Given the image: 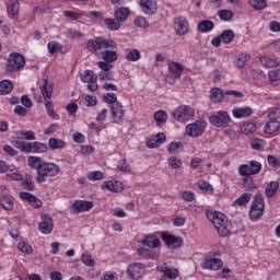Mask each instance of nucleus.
I'll list each match as a JSON object with an SVG mask.
<instances>
[{
    "label": "nucleus",
    "instance_id": "f257e3e1",
    "mask_svg": "<svg viewBox=\"0 0 280 280\" xmlns=\"http://www.w3.org/2000/svg\"><path fill=\"white\" fill-rule=\"evenodd\" d=\"M206 215L210 222L215 226L219 235L221 237H226V235L231 234V221H229V218L224 215L222 212H217V211H208L206 212Z\"/></svg>",
    "mask_w": 280,
    "mask_h": 280
},
{
    "label": "nucleus",
    "instance_id": "f03ea898",
    "mask_svg": "<svg viewBox=\"0 0 280 280\" xmlns=\"http://www.w3.org/2000/svg\"><path fill=\"white\" fill-rule=\"evenodd\" d=\"M58 174H60V166H58V164L44 162L42 166H39V172L35 180L38 185H43V183H46L47 178H54V176H58Z\"/></svg>",
    "mask_w": 280,
    "mask_h": 280
},
{
    "label": "nucleus",
    "instance_id": "7ed1b4c3",
    "mask_svg": "<svg viewBox=\"0 0 280 280\" xmlns=\"http://www.w3.org/2000/svg\"><path fill=\"white\" fill-rule=\"evenodd\" d=\"M266 211V202L264 201V195L257 194L253 201L249 209V220L252 222H257V220H260Z\"/></svg>",
    "mask_w": 280,
    "mask_h": 280
},
{
    "label": "nucleus",
    "instance_id": "20e7f679",
    "mask_svg": "<svg viewBox=\"0 0 280 280\" xmlns=\"http://www.w3.org/2000/svg\"><path fill=\"white\" fill-rule=\"evenodd\" d=\"M25 67V57L19 52H12L7 61L5 72L9 75H14L18 71H21Z\"/></svg>",
    "mask_w": 280,
    "mask_h": 280
},
{
    "label": "nucleus",
    "instance_id": "39448f33",
    "mask_svg": "<svg viewBox=\"0 0 280 280\" xmlns=\"http://www.w3.org/2000/svg\"><path fill=\"white\" fill-rule=\"evenodd\" d=\"M113 39L97 37L96 39H90L86 42V49L88 51L95 54V56L97 57V54H100V51L106 49V47L108 46L113 47Z\"/></svg>",
    "mask_w": 280,
    "mask_h": 280
},
{
    "label": "nucleus",
    "instance_id": "423d86ee",
    "mask_svg": "<svg viewBox=\"0 0 280 280\" xmlns=\"http://www.w3.org/2000/svg\"><path fill=\"white\" fill-rule=\"evenodd\" d=\"M209 121L215 128H229L231 126V116L226 110H219L214 115L210 116Z\"/></svg>",
    "mask_w": 280,
    "mask_h": 280
},
{
    "label": "nucleus",
    "instance_id": "0eeeda50",
    "mask_svg": "<svg viewBox=\"0 0 280 280\" xmlns=\"http://www.w3.org/2000/svg\"><path fill=\"white\" fill-rule=\"evenodd\" d=\"M206 129H207V121L199 119L186 126L185 135L186 137H192V139H197V137H202Z\"/></svg>",
    "mask_w": 280,
    "mask_h": 280
},
{
    "label": "nucleus",
    "instance_id": "6e6552de",
    "mask_svg": "<svg viewBox=\"0 0 280 280\" xmlns=\"http://www.w3.org/2000/svg\"><path fill=\"white\" fill-rule=\"evenodd\" d=\"M196 112L194 110L192 107L188 105H182L174 109L172 112V117L175 118L176 121H189L190 117H194Z\"/></svg>",
    "mask_w": 280,
    "mask_h": 280
},
{
    "label": "nucleus",
    "instance_id": "1a4fd4ad",
    "mask_svg": "<svg viewBox=\"0 0 280 280\" xmlns=\"http://www.w3.org/2000/svg\"><path fill=\"white\" fill-rule=\"evenodd\" d=\"M261 172V163L252 160L247 164H242L238 167L240 176H255V174H259Z\"/></svg>",
    "mask_w": 280,
    "mask_h": 280
},
{
    "label": "nucleus",
    "instance_id": "9d476101",
    "mask_svg": "<svg viewBox=\"0 0 280 280\" xmlns=\"http://www.w3.org/2000/svg\"><path fill=\"white\" fill-rule=\"evenodd\" d=\"M117 43L113 40V46H106L100 52H97L96 58L104 60L105 62H115L117 60Z\"/></svg>",
    "mask_w": 280,
    "mask_h": 280
},
{
    "label": "nucleus",
    "instance_id": "9b49d317",
    "mask_svg": "<svg viewBox=\"0 0 280 280\" xmlns=\"http://www.w3.org/2000/svg\"><path fill=\"white\" fill-rule=\"evenodd\" d=\"M129 279H141L145 275V265L142 262H132L127 268Z\"/></svg>",
    "mask_w": 280,
    "mask_h": 280
},
{
    "label": "nucleus",
    "instance_id": "f8f14e48",
    "mask_svg": "<svg viewBox=\"0 0 280 280\" xmlns=\"http://www.w3.org/2000/svg\"><path fill=\"white\" fill-rule=\"evenodd\" d=\"M219 254L217 253H209L208 259L205 260V262L201 265V268L203 270H220L222 266H224V262L220 258H211V257H217Z\"/></svg>",
    "mask_w": 280,
    "mask_h": 280
},
{
    "label": "nucleus",
    "instance_id": "ddd939ff",
    "mask_svg": "<svg viewBox=\"0 0 280 280\" xmlns=\"http://www.w3.org/2000/svg\"><path fill=\"white\" fill-rule=\"evenodd\" d=\"M110 115L114 124H121L124 121V106L120 103H115L110 106Z\"/></svg>",
    "mask_w": 280,
    "mask_h": 280
},
{
    "label": "nucleus",
    "instance_id": "4468645a",
    "mask_svg": "<svg viewBox=\"0 0 280 280\" xmlns=\"http://www.w3.org/2000/svg\"><path fill=\"white\" fill-rule=\"evenodd\" d=\"M48 147L43 142H27L26 154H45L47 152Z\"/></svg>",
    "mask_w": 280,
    "mask_h": 280
},
{
    "label": "nucleus",
    "instance_id": "2eb2a0df",
    "mask_svg": "<svg viewBox=\"0 0 280 280\" xmlns=\"http://www.w3.org/2000/svg\"><path fill=\"white\" fill-rule=\"evenodd\" d=\"M174 27L176 34H178L179 36H185V34L189 32V22L187 21L186 18H176L174 20Z\"/></svg>",
    "mask_w": 280,
    "mask_h": 280
},
{
    "label": "nucleus",
    "instance_id": "dca6fc26",
    "mask_svg": "<svg viewBox=\"0 0 280 280\" xmlns=\"http://www.w3.org/2000/svg\"><path fill=\"white\" fill-rule=\"evenodd\" d=\"M162 240L165 242L166 246L172 249L180 248L183 246V238L174 236L172 234H162Z\"/></svg>",
    "mask_w": 280,
    "mask_h": 280
},
{
    "label": "nucleus",
    "instance_id": "f3484780",
    "mask_svg": "<svg viewBox=\"0 0 280 280\" xmlns=\"http://www.w3.org/2000/svg\"><path fill=\"white\" fill-rule=\"evenodd\" d=\"M38 231L44 235H49L54 231V220L49 214L43 215V222L39 223Z\"/></svg>",
    "mask_w": 280,
    "mask_h": 280
},
{
    "label": "nucleus",
    "instance_id": "a211bd4d",
    "mask_svg": "<svg viewBox=\"0 0 280 280\" xmlns=\"http://www.w3.org/2000/svg\"><path fill=\"white\" fill-rule=\"evenodd\" d=\"M140 8L144 14H156L159 4L156 0H140Z\"/></svg>",
    "mask_w": 280,
    "mask_h": 280
},
{
    "label": "nucleus",
    "instance_id": "6ab92c4d",
    "mask_svg": "<svg viewBox=\"0 0 280 280\" xmlns=\"http://www.w3.org/2000/svg\"><path fill=\"white\" fill-rule=\"evenodd\" d=\"M39 89H40V93H42L45 102H47V100H51V95H54V83L52 82L48 81L47 79H44L42 81Z\"/></svg>",
    "mask_w": 280,
    "mask_h": 280
},
{
    "label": "nucleus",
    "instance_id": "aec40b11",
    "mask_svg": "<svg viewBox=\"0 0 280 280\" xmlns=\"http://www.w3.org/2000/svg\"><path fill=\"white\" fill-rule=\"evenodd\" d=\"M20 198L21 200L30 202V205H32V207H34L35 209H40V207H43V201L34 196L32 192L22 191L20 192Z\"/></svg>",
    "mask_w": 280,
    "mask_h": 280
},
{
    "label": "nucleus",
    "instance_id": "412c9836",
    "mask_svg": "<svg viewBox=\"0 0 280 280\" xmlns=\"http://www.w3.org/2000/svg\"><path fill=\"white\" fill-rule=\"evenodd\" d=\"M232 115L235 119H246L253 115V108L245 106V107H236L232 109Z\"/></svg>",
    "mask_w": 280,
    "mask_h": 280
},
{
    "label": "nucleus",
    "instance_id": "4be33fe9",
    "mask_svg": "<svg viewBox=\"0 0 280 280\" xmlns=\"http://www.w3.org/2000/svg\"><path fill=\"white\" fill-rule=\"evenodd\" d=\"M72 209H74L77 213L91 211V209H93V201L75 200L72 205Z\"/></svg>",
    "mask_w": 280,
    "mask_h": 280
},
{
    "label": "nucleus",
    "instance_id": "5701e85b",
    "mask_svg": "<svg viewBox=\"0 0 280 280\" xmlns=\"http://www.w3.org/2000/svg\"><path fill=\"white\" fill-rule=\"evenodd\" d=\"M168 67V75H171L172 78L175 79H179L180 75H183V65H180L179 62H174L171 61L167 65Z\"/></svg>",
    "mask_w": 280,
    "mask_h": 280
},
{
    "label": "nucleus",
    "instance_id": "b1692460",
    "mask_svg": "<svg viewBox=\"0 0 280 280\" xmlns=\"http://www.w3.org/2000/svg\"><path fill=\"white\" fill-rule=\"evenodd\" d=\"M165 139H166L165 133L159 132L158 135H155L153 139H150L149 141H147V148H150L151 150L154 148H161V145L165 143Z\"/></svg>",
    "mask_w": 280,
    "mask_h": 280
},
{
    "label": "nucleus",
    "instance_id": "393cba45",
    "mask_svg": "<svg viewBox=\"0 0 280 280\" xmlns=\"http://www.w3.org/2000/svg\"><path fill=\"white\" fill-rule=\"evenodd\" d=\"M115 20L124 23L128 21V16H130V9L126 7L118 8L114 13Z\"/></svg>",
    "mask_w": 280,
    "mask_h": 280
},
{
    "label": "nucleus",
    "instance_id": "a878e982",
    "mask_svg": "<svg viewBox=\"0 0 280 280\" xmlns=\"http://www.w3.org/2000/svg\"><path fill=\"white\" fill-rule=\"evenodd\" d=\"M101 187L102 189H108V191H113L114 194L124 191V184H121V182H105Z\"/></svg>",
    "mask_w": 280,
    "mask_h": 280
},
{
    "label": "nucleus",
    "instance_id": "bb28decb",
    "mask_svg": "<svg viewBox=\"0 0 280 280\" xmlns=\"http://www.w3.org/2000/svg\"><path fill=\"white\" fill-rule=\"evenodd\" d=\"M143 246L148 248H159L161 246V241L154 235H148L142 241Z\"/></svg>",
    "mask_w": 280,
    "mask_h": 280
},
{
    "label": "nucleus",
    "instance_id": "cd10ccee",
    "mask_svg": "<svg viewBox=\"0 0 280 280\" xmlns=\"http://www.w3.org/2000/svg\"><path fill=\"white\" fill-rule=\"evenodd\" d=\"M27 163L28 167H32V170H36V174H38L45 161H43V159H40L39 156H28Z\"/></svg>",
    "mask_w": 280,
    "mask_h": 280
},
{
    "label": "nucleus",
    "instance_id": "c85d7f7f",
    "mask_svg": "<svg viewBox=\"0 0 280 280\" xmlns=\"http://www.w3.org/2000/svg\"><path fill=\"white\" fill-rule=\"evenodd\" d=\"M252 198L253 195L250 192H244L232 205L233 207H244L250 202Z\"/></svg>",
    "mask_w": 280,
    "mask_h": 280
},
{
    "label": "nucleus",
    "instance_id": "c756f323",
    "mask_svg": "<svg viewBox=\"0 0 280 280\" xmlns=\"http://www.w3.org/2000/svg\"><path fill=\"white\" fill-rule=\"evenodd\" d=\"M280 122L278 120H270L265 125V133L266 135H275V132H279Z\"/></svg>",
    "mask_w": 280,
    "mask_h": 280
},
{
    "label": "nucleus",
    "instance_id": "7c9ffc66",
    "mask_svg": "<svg viewBox=\"0 0 280 280\" xmlns=\"http://www.w3.org/2000/svg\"><path fill=\"white\" fill-rule=\"evenodd\" d=\"M278 190H279V182H270L266 186L265 194L267 198H275Z\"/></svg>",
    "mask_w": 280,
    "mask_h": 280
},
{
    "label": "nucleus",
    "instance_id": "2f4dec72",
    "mask_svg": "<svg viewBox=\"0 0 280 280\" xmlns=\"http://www.w3.org/2000/svg\"><path fill=\"white\" fill-rule=\"evenodd\" d=\"M14 91V84L10 80H2L0 82V95H10Z\"/></svg>",
    "mask_w": 280,
    "mask_h": 280
},
{
    "label": "nucleus",
    "instance_id": "473e14b6",
    "mask_svg": "<svg viewBox=\"0 0 280 280\" xmlns=\"http://www.w3.org/2000/svg\"><path fill=\"white\" fill-rule=\"evenodd\" d=\"M16 139H20L22 141H36V133L34 131H18L15 133Z\"/></svg>",
    "mask_w": 280,
    "mask_h": 280
},
{
    "label": "nucleus",
    "instance_id": "72a5a7b5",
    "mask_svg": "<svg viewBox=\"0 0 280 280\" xmlns=\"http://www.w3.org/2000/svg\"><path fill=\"white\" fill-rule=\"evenodd\" d=\"M222 100H224V93H222V90L213 88L210 91V101L213 102V104H220Z\"/></svg>",
    "mask_w": 280,
    "mask_h": 280
},
{
    "label": "nucleus",
    "instance_id": "f704fd0d",
    "mask_svg": "<svg viewBox=\"0 0 280 280\" xmlns=\"http://www.w3.org/2000/svg\"><path fill=\"white\" fill-rule=\"evenodd\" d=\"M219 36H221V42L224 45H231L235 38V33L233 30H225Z\"/></svg>",
    "mask_w": 280,
    "mask_h": 280
},
{
    "label": "nucleus",
    "instance_id": "c9c22d12",
    "mask_svg": "<svg viewBox=\"0 0 280 280\" xmlns=\"http://www.w3.org/2000/svg\"><path fill=\"white\" fill-rule=\"evenodd\" d=\"M65 145H67V142H65V140L56 138H50L48 140V148H50V150H62Z\"/></svg>",
    "mask_w": 280,
    "mask_h": 280
},
{
    "label": "nucleus",
    "instance_id": "e433bc0d",
    "mask_svg": "<svg viewBox=\"0 0 280 280\" xmlns=\"http://www.w3.org/2000/svg\"><path fill=\"white\" fill-rule=\"evenodd\" d=\"M19 10H21L19 0H10V4L8 7L9 16H19Z\"/></svg>",
    "mask_w": 280,
    "mask_h": 280
},
{
    "label": "nucleus",
    "instance_id": "4c0bfd02",
    "mask_svg": "<svg viewBox=\"0 0 280 280\" xmlns=\"http://www.w3.org/2000/svg\"><path fill=\"white\" fill-rule=\"evenodd\" d=\"M214 24L211 20H202L199 24H198V32H201V34H205L207 32H211V30H213Z\"/></svg>",
    "mask_w": 280,
    "mask_h": 280
},
{
    "label": "nucleus",
    "instance_id": "58836bf2",
    "mask_svg": "<svg viewBox=\"0 0 280 280\" xmlns=\"http://www.w3.org/2000/svg\"><path fill=\"white\" fill-rule=\"evenodd\" d=\"M260 62L262 67H266L267 69H272L279 66V59H277V57H264Z\"/></svg>",
    "mask_w": 280,
    "mask_h": 280
},
{
    "label": "nucleus",
    "instance_id": "ea45409f",
    "mask_svg": "<svg viewBox=\"0 0 280 280\" xmlns=\"http://www.w3.org/2000/svg\"><path fill=\"white\" fill-rule=\"evenodd\" d=\"M248 60H250V55L244 52L238 54L237 59L235 61L237 69H244Z\"/></svg>",
    "mask_w": 280,
    "mask_h": 280
},
{
    "label": "nucleus",
    "instance_id": "a19ab883",
    "mask_svg": "<svg viewBox=\"0 0 280 280\" xmlns=\"http://www.w3.org/2000/svg\"><path fill=\"white\" fill-rule=\"evenodd\" d=\"M82 82L89 84L90 82H97V74L93 72V70H85L84 73L81 75Z\"/></svg>",
    "mask_w": 280,
    "mask_h": 280
},
{
    "label": "nucleus",
    "instance_id": "79ce46f5",
    "mask_svg": "<svg viewBox=\"0 0 280 280\" xmlns=\"http://www.w3.org/2000/svg\"><path fill=\"white\" fill-rule=\"evenodd\" d=\"M257 130L255 122H245L241 126V132L243 135H253Z\"/></svg>",
    "mask_w": 280,
    "mask_h": 280
},
{
    "label": "nucleus",
    "instance_id": "37998d69",
    "mask_svg": "<svg viewBox=\"0 0 280 280\" xmlns=\"http://www.w3.org/2000/svg\"><path fill=\"white\" fill-rule=\"evenodd\" d=\"M248 2L254 10H266V8H268L267 0H248Z\"/></svg>",
    "mask_w": 280,
    "mask_h": 280
},
{
    "label": "nucleus",
    "instance_id": "c03bdc74",
    "mask_svg": "<svg viewBox=\"0 0 280 280\" xmlns=\"http://www.w3.org/2000/svg\"><path fill=\"white\" fill-rule=\"evenodd\" d=\"M104 23L108 30H112L114 32H116L117 30H119V27H121V22L117 21L116 19L115 20L106 19L104 20Z\"/></svg>",
    "mask_w": 280,
    "mask_h": 280
},
{
    "label": "nucleus",
    "instance_id": "a18cd8bd",
    "mask_svg": "<svg viewBox=\"0 0 280 280\" xmlns=\"http://www.w3.org/2000/svg\"><path fill=\"white\" fill-rule=\"evenodd\" d=\"M161 271L163 272L164 277H166V279H176V277H178V269L162 267Z\"/></svg>",
    "mask_w": 280,
    "mask_h": 280
},
{
    "label": "nucleus",
    "instance_id": "49530a36",
    "mask_svg": "<svg viewBox=\"0 0 280 280\" xmlns=\"http://www.w3.org/2000/svg\"><path fill=\"white\" fill-rule=\"evenodd\" d=\"M167 163H168V167H171V170H180V167H183V161H180L176 156L168 158Z\"/></svg>",
    "mask_w": 280,
    "mask_h": 280
},
{
    "label": "nucleus",
    "instance_id": "de8ad7c7",
    "mask_svg": "<svg viewBox=\"0 0 280 280\" xmlns=\"http://www.w3.org/2000/svg\"><path fill=\"white\" fill-rule=\"evenodd\" d=\"M154 120L156 121L158 126H161V124H165L167 121V113L163 110H158L153 115Z\"/></svg>",
    "mask_w": 280,
    "mask_h": 280
},
{
    "label": "nucleus",
    "instance_id": "09e8293b",
    "mask_svg": "<svg viewBox=\"0 0 280 280\" xmlns=\"http://www.w3.org/2000/svg\"><path fill=\"white\" fill-rule=\"evenodd\" d=\"M126 59L129 62H137V60L141 59V52L138 49H132L127 54Z\"/></svg>",
    "mask_w": 280,
    "mask_h": 280
},
{
    "label": "nucleus",
    "instance_id": "8fccbe9b",
    "mask_svg": "<svg viewBox=\"0 0 280 280\" xmlns=\"http://www.w3.org/2000/svg\"><path fill=\"white\" fill-rule=\"evenodd\" d=\"M88 180H103L104 179V173H102L101 171H93L88 173L86 175Z\"/></svg>",
    "mask_w": 280,
    "mask_h": 280
},
{
    "label": "nucleus",
    "instance_id": "3c124183",
    "mask_svg": "<svg viewBox=\"0 0 280 280\" xmlns=\"http://www.w3.org/2000/svg\"><path fill=\"white\" fill-rule=\"evenodd\" d=\"M18 248H19V250H21V253H24L25 255H32V253H34L32 245H30L25 242H20L18 244Z\"/></svg>",
    "mask_w": 280,
    "mask_h": 280
},
{
    "label": "nucleus",
    "instance_id": "603ef678",
    "mask_svg": "<svg viewBox=\"0 0 280 280\" xmlns=\"http://www.w3.org/2000/svg\"><path fill=\"white\" fill-rule=\"evenodd\" d=\"M0 206H2L7 211H12L14 209V202H12L8 197H2L0 199Z\"/></svg>",
    "mask_w": 280,
    "mask_h": 280
},
{
    "label": "nucleus",
    "instance_id": "864d4df0",
    "mask_svg": "<svg viewBox=\"0 0 280 280\" xmlns=\"http://www.w3.org/2000/svg\"><path fill=\"white\" fill-rule=\"evenodd\" d=\"M243 187L246 189V191H255L257 190V186L253 184V177H245L243 179Z\"/></svg>",
    "mask_w": 280,
    "mask_h": 280
},
{
    "label": "nucleus",
    "instance_id": "5fc2aeb1",
    "mask_svg": "<svg viewBox=\"0 0 280 280\" xmlns=\"http://www.w3.org/2000/svg\"><path fill=\"white\" fill-rule=\"evenodd\" d=\"M269 80L273 84H277V82H280V67L269 71Z\"/></svg>",
    "mask_w": 280,
    "mask_h": 280
},
{
    "label": "nucleus",
    "instance_id": "6e6d98bb",
    "mask_svg": "<svg viewBox=\"0 0 280 280\" xmlns=\"http://www.w3.org/2000/svg\"><path fill=\"white\" fill-rule=\"evenodd\" d=\"M218 16L221 21H231L233 19V11L231 10H219Z\"/></svg>",
    "mask_w": 280,
    "mask_h": 280
},
{
    "label": "nucleus",
    "instance_id": "4d7b16f0",
    "mask_svg": "<svg viewBox=\"0 0 280 280\" xmlns=\"http://www.w3.org/2000/svg\"><path fill=\"white\" fill-rule=\"evenodd\" d=\"M81 261L82 264H84V266H88L89 268H93V266H95V262L93 261V258L89 253L82 254Z\"/></svg>",
    "mask_w": 280,
    "mask_h": 280
},
{
    "label": "nucleus",
    "instance_id": "13d9d810",
    "mask_svg": "<svg viewBox=\"0 0 280 280\" xmlns=\"http://www.w3.org/2000/svg\"><path fill=\"white\" fill-rule=\"evenodd\" d=\"M137 254L139 255V257H142V259H153L154 258V254H152V250H150V249L139 248L137 250Z\"/></svg>",
    "mask_w": 280,
    "mask_h": 280
},
{
    "label": "nucleus",
    "instance_id": "bf43d9fd",
    "mask_svg": "<svg viewBox=\"0 0 280 280\" xmlns=\"http://www.w3.org/2000/svg\"><path fill=\"white\" fill-rule=\"evenodd\" d=\"M103 101L106 102V104H110V106H113V104H119L117 102V94L115 93L104 94Z\"/></svg>",
    "mask_w": 280,
    "mask_h": 280
},
{
    "label": "nucleus",
    "instance_id": "052dcab7",
    "mask_svg": "<svg viewBox=\"0 0 280 280\" xmlns=\"http://www.w3.org/2000/svg\"><path fill=\"white\" fill-rule=\"evenodd\" d=\"M22 187H24V189H26V191H34L36 186L34 185V182L32 180V176L26 177L22 182Z\"/></svg>",
    "mask_w": 280,
    "mask_h": 280
},
{
    "label": "nucleus",
    "instance_id": "680f3d73",
    "mask_svg": "<svg viewBox=\"0 0 280 280\" xmlns=\"http://www.w3.org/2000/svg\"><path fill=\"white\" fill-rule=\"evenodd\" d=\"M82 16H84L82 12L65 11V18L71 19L72 21H78V19H82Z\"/></svg>",
    "mask_w": 280,
    "mask_h": 280
},
{
    "label": "nucleus",
    "instance_id": "e2e57ef3",
    "mask_svg": "<svg viewBox=\"0 0 280 280\" xmlns=\"http://www.w3.org/2000/svg\"><path fill=\"white\" fill-rule=\"evenodd\" d=\"M14 148L20 150L21 152H24V154L27 153V142H25L21 139H18L14 141Z\"/></svg>",
    "mask_w": 280,
    "mask_h": 280
},
{
    "label": "nucleus",
    "instance_id": "0e129e2a",
    "mask_svg": "<svg viewBox=\"0 0 280 280\" xmlns=\"http://www.w3.org/2000/svg\"><path fill=\"white\" fill-rule=\"evenodd\" d=\"M180 148H183V143L172 142L168 147V152L170 154H178V152H180Z\"/></svg>",
    "mask_w": 280,
    "mask_h": 280
},
{
    "label": "nucleus",
    "instance_id": "69168bd1",
    "mask_svg": "<svg viewBox=\"0 0 280 280\" xmlns=\"http://www.w3.org/2000/svg\"><path fill=\"white\" fill-rule=\"evenodd\" d=\"M268 119L277 121V119H280V107L273 108L268 114Z\"/></svg>",
    "mask_w": 280,
    "mask_h": 280
},
{
    "label": "nucleus",
    "instance_id": "338daca9",
    "mask_svg": "<svg viewBox=\"0 0 280 280\" xmlns=\"http://www.w3.org/2000/svg\"><path fill=\"white\" fill-rule=\"evenodd\" d=\"M98 79L101 80V82L113 80V71H105V72L98 73Z\"/></svg>",
    "mask_w": 280,
    "mask_h": 280
},
{
    "label": "nucleus",
    "instance_id": "774afa93",
    "mask_svg": "<svg viewBox=\"0 0 280 280\" xmlns=\"http://www.w3.org/2000/svg\"><path fill=\"white\" fill-rule=\"evenodd\" d=\"M267 161L270 167H280V160L277 156L268 155Z\"/></svg>",
    "mask_w": 280,
    "mask_h": 280
}]
</instances>
